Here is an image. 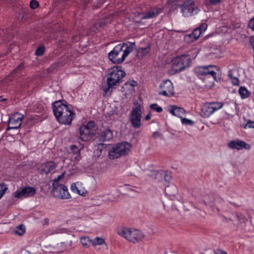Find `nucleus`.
<instances>
[{
    "label": "nucleus",
    "instance_id": "nucleus-1",
    "mask_svg": "<svg viewBox=\"0 0 254 254\" xmlns=\"http://www.w3.org/2000/svg\"><path fill=\"white\" fill-rule=\"evenodd\" d=\"M53 110L58 121L62 124L70 125L74 114L69 108L61 100L52 103Z\"/></svg>",
    "mask_w": 254,
    "mask_h": 254
},
{
    "label": "nucleus",
    "instance_id": "nucleus-2",
    "mask_svg": "<svg viewBox=\"0 0 254 254\" xmlns=\"http://www.w3.org/2000/svg\"><path fill=\"white\" fill-rule=\"evenodd\" d=\"M125 75L126 73L121 66L116 65L111 68L109 70L107 79V85L103 87L105 94L110 95L112 92L113 87L119 85Z\"/></svg>",
    "mask_w": 254,
    "mask_h": 254
},
{
    "label": "nucleus",
    "instance_id": "nucleus-3",
    "mask_svg": "<svg viewBox=\"0 0 254 254\" xmlns=\"http://www.w3.org/2000/svg\"><path fill=\"white\" fill-rule=\"evenodd\" d=\"M217 68L213 65L199 66L195 68V73L198 76H204L203 80L205 83V86L211 87L213 86L214 82L216 80V72L213 69Z\"/></svg>",
    "mask_w": 254,
    "mask_h": 254
},
{
    "label": "nucleus",
    "instance_id": "nucleus-4",
    "mask_svg": "<svg viewBox=\"0 0 254 254\" xmlns=\"http://www.w3.org/2000/svg\"><path fill=\"white\" fill-rule=\"evenodd\" d=\"M117 234L133 243L141 241L144 237V234L141 231L127 227L118 230Z\"/></svg>",
    "mask_w": 254,
    "mask_h": 254
},
{
    "label": "nucleus",
    "instance_id": "nucleus-5",
    "mask_svg": "<svg viewBox=\"0 0 254 254\" xmlns=\"http://www.w3.org/2000/svg\"><path fill=\"white\" fill-rule=\"evenodd\" d=\"M130 147V144L127 142L119 143L112 147L108 146V157L110 159L118 158L127 153Z\"/></svg>",
    "mask_w": 254,
    "mask_h": 254
},
{
    "label": "nucleus",
    "instance_id": "nucleus-6",
    "mask_svg": "<svg viewBox=\"0 0 254 254\" xmlns=\"http://www.w3.org/2000/svg\"><path fill=\"white\" fill-rule=\"evenodd\" d=\"M179 7L183 15L186 17L197 14L200 10L195 1L192 0L185 1Z\"/></svg>",
    "mask_w": 254,
    "mask_h": 254
},
{
    "label": "nucleus",
    "instance_id": "nucleus-7",
    "mask_svg": "<svg viewBox=\"0 0 254 254\" xmlns=\"http://www.w3.org/2000/svg\"><path fill=\"white\" fill-rule=\"evenodd\" d=\"M190 63V60L184 55L174 58L172 60V69L170 73L175 74L182 71L186 67H189Z\"/></svg>",
    "mask_w": 254,
    "mask_h": 254
},
{
    "label": "nucleus",
    "instance_id": "nucleus-8",
    "mask_svg": "<svg viewBox=\"0 0 254 254\" xmlns=\"http://www.w3.org/2000/svg\"><path fill=\"white\" fill-rule=\"evenodd\" d=\"M97 127L94 121H90L86 125H83L79 128L80 138L84 141L90 140L95 132Z\"/></svg>",
    "mask_w": 254,
    "mask_h": 254
},
{
    "label": "nucleus",
    "instance_id": "nucleus-9",
    "mask_svg": "<svg viewBox=\"0 0 254 254\" xmlns=\"http://www.w3.org/2000/svg\"><path fill=\"white\" fill-rule=\"evenodd\" d=\"M135 107H133L130 113L129 121L134 128H138L141 126V106L137 101L134 102Z\"/></svg>",
    "mask_w": 254,
    "mask_h": 254
},
{
    "label": "nucleus",
    "instance_id": "nucleus-10",
    "mask_svg": "<svg viewBox=\"0 0 254 254\" xmlns=\"http://www.w3.org/2000/svg\"><path fill=\"white\" fill-rule=\"evenodd\" d=\"M52 193L55 197L67 199L70 196L67 187L57 181H53Z\"/></svg>",
    "mask_w": 254,
    "mask_h": 254
},
{
    "label": "nucleus",
    "instance_id": "nucleus-11",
    "mask_svg": "<svg viewBox=\"0 0 254 254\" xmlns=\"http://www.w3.org/2000/svg\"><path fill=\"white\" fill-rule=\"evenodd\" d=\"M223 106L221 102H212L205 104L201 109V116L204 118L209 117L215 111L220 109Z\"/></svg>",
    "mask_w": 254,
    "mask_h": 254
},
{
    "label": "nucleus",
    "instance_id": "nucleus-12",
    "mask_svg": "<svg viewBox=\"0 0 254 254\" xmlns=\"http://www.w3.org/2000/svg\"><path fill=\"white\" fill-rule=\"evenodd\" d=\"M123 51V46L119 44L115 46L114 49L108 53V58L110 61L114 64H120L122 63L124 61L123 55L121 57L119 55Z\"/></svg>",
    "mask_w": 254,
    "mask_h": 254
},
{
    "label": "nucleus",
    "instance_id": "nucleus-13",
    "mask_svg": "<svg viewBox=\"0 0 254 254\" xmlns=\"http://www.w3.org/2000/svg\"><path fill=\"white\" fill-rule=\"evenodd\" d=\"M24 116L23 115L15 113L9 118L7 129H17L19 128L21 125L22 120Z\"/></svg>",
    "mask_w": 254,
    "mask_h": 254
},
{
    "label": "nucleus",
    "instance_id": "nucleus-14",
    "mask_svg": "<svg viewBox=\"0 0 254 254\" xmlns=\"http://www.w3.org/2000/svg\"><path fill=\"white\" fill-rule=\"evenodd\" d=\"M160 88L161 91H159L158 93L160 95L171 96L174 93L173 84L169 80L163 81L160 85Z\"/></svg>",
    "mask_w": 254,
    "mask_h": 254
},
{
    "label": "nucleus",
    "instance_id": "nucleus-15",
    "mask_svg": "<svg viewBox=\"0 0 254 254\" xmlns=\"http://www.w3.org/2000/svg\"><path fill=\"white\" fill-rule=\"evenodd\" d=\"M36 193V190L31 187H26L21 190H17L14 195L16 198L27 197L33 196Z\"/></svg>",
    "mask_w": 254,
    "mask_h": 254
},
{
    "label": "nucleus",
    "instance_id": "nucleus-16",
    "mask_svg": "<svg viewBox=\"0 0 254 254\" xmlns=\"http://www.w3.org/2000/svg\"><path fill=\"white\" fill-rule=\"evenodd\" d=\"M228 146L230 148L237 150H241L243 148L249 150L251 147L249 144L240 140H232L228 143Z\"/></svg>",
    "mask_w": 254,
    "mask_h": 254
},
{
    "label": "nucleus",
    "instance_id": "nucleus-17",
    "mask_svg": "<svg viewBox=\"0 0 254 254\" xmlns=\"http://www.w3.org/2000/svg\"><path fill=\"white\" fill-rule=\"evenodd\" d=\"M150 175L154 177L155 179L159 180L163 177L164 180L167 182H170L172 179L171 173L167 171H157L154 170L151 172V174Z\"/></svg>",
    "mask_w": 254,
    "mask_h": 254
},
{
    "label": "nucleus",
    "instance_id": "nucleus-18",
    "mask_svg": "<svg viewBox=\"0 0 254 254\" xmlns=\"http://www.w3.org/2000/svg\"><path fill=\"white\" fill-rule=\"evenodd\" d=\"M163 8L161 7H153L149 10L142 17V19L153 18L156 17L159 14L162 12Z\"/></svg>",
    "mask_w": 254,
    "mask_h": 254
},
{
    "label": "nucleus",
    "instance_id": "nucleus-19",
    "mask_svg": "<svg viewBox=\"0 0 254 254\" xmlns=\"http://www.w3.org/2000/svg\"><path fill=\"white\" fill-rule=\"evenodd\" d=\"M121 46H123V49L126 47L123 54L124 60L135 48V43H124Z\"/></svg>",
    "mask_w": 254,
    "mask_h": 254
},
{
    "label": "nucleus",
    "instance_id": "nucleus-20",
    "mask_svg": "<svg viewBox=\"0 0 254 254\" xmlns=\"http://www.w3.org/2000/svg\"><path fill=\"white\" fill-rule=\"evenodd\" d=\"M56 166L53 162H49L44 163L42 166V172L46 174L53 172Z\"/></svg>",
    "mask_w": 254,
    "mask_h": 254
},
{
    "label": "nucleus",
    "instance_id": "nucleus-21",
    "mask_svg": "<svg viewBox=\"0 0 254 254\" xmlns=\"http://www.w3.org/2000/svg\"><path fill=\"white\" fill-rule=\"evenodd\" d=\"M170 112L174 116L181 118L182 115L185 113V110L184 108L178 107L176 106H172L169 109Z\"/></svg>",
    "mask_w": 254,
    "mask_h": 254
},
{
    "label": "nucleus",
    "instance_id": "nucleus-22",
    "mask_svg": "<svg viewBox=\"0 0 254 254\" xmlns=\"http://www.w3.org/2000/svg\"><path fill=\"white\" fill-rule=\"evenodd\" d=\"M113 138V133L110 129H106L100 134V140L102 141H109Z\"/></svg>",
    "mask_w": 254,
    "mask_h": 254
},
{
    "label": "nucleus",
    "instance_id": "nucleus-23",
    "mask_svg": "<svg viewBox=\"0 0 254 254\" xmlns=\"http://www.w3.org/2000/svg\"><path fill=\"white\" fill-rule=\"evenodd\" d=\"M108 145L106 144L99 143L98 144L97 148L94 151V155L96 157H100L102 155V153L105 154V149L107 148Z\"/></svg>",
    "mask_w": 254,
    "mask_h": 254
},
{
    "label": "nucleus",
    "instance_id": "nucleus-24",
    "mask_svg": "<svg viewBox=\"0 0 254 254\" xmlns=\"http://www.w3.org/2000/svg\"><path fill=\"white\" fill-rule=\"evenodd\" d=\"M149 47L139 48L137 51V56L138 58H142L146 56L149 53Z\"/></svg>",
    "mask_w": 254,
    "mask_h": 254
},
{
    "label": "nucleus",
    "instance_id": "nucleus-25",
    "mask_svg": "<svg viewBox=\"0 0 254 254\" xmlns=\"http://www.w3.org/2000/svg\"><path fill=\"white\" fill-rule=\"evenodd\" d=\"M165 192L167 195L170 196H174L177 193V188L175 186H168L165 188Z\"/></svg>",
    "mask_w": 254,
    "mask_h": 254
},
{
    "label": "nucleus",
    "instance_id": "nucleus-26",
    "mask_svg": "<svg viewBox=\"0 0 254 254\" xmlns=\"http://www.w3.org/2000/svg\"><path fill=\"white\" fill-rule=\"evenodd\" d=\"M239 93L242 99L248 98L250 95L249 91L245 87H240Z\"/></svg>",
    "mask_w": 254,
    "mask_h": 254
},
{
    "label": "nucleus",
    "instance_id": "nucleus-27",
    "mask_svg": "<svg viewBox=\"0 0 254 254\" xmlns=\"http://www.w3.org/2000/svg\"><path fill=\"white\" fill-rule=\"evenodd\" d=\"M25 231V226L23 224L19 225L14 230V233L19 236H22Z\"/></svg>",
    "mask_w": 254,
    "mask_h": 254
},
{
    "label": "nucleus",
    "instance_id": "nucleus-28",
    "mask_svg": "<svg viewBox=\"0 0 254 254\" xmlns=\"http://www.w3.org/2000/svg\"><path fill=\"white\" fill-rule=\"evenodd\" d=\"M90 242L92 243V244L95 246L105 243L104 240L99 237H96L93 240H91Z\"/></svg>",
    "mask_w": 254,
    "mask_h": 254
},
{
    "label": "nucleus",
    "instance_id": "nucleus-29",
    "mask_svg": "<svg viewBox=\"0 0 254 254\" xmlns=\"http://www.w3.org/2000/svg\"><path fill=\"white\" fill-rule=\"evenodd\" d=\"M228 76H229L230 78L231 79L232 83L234 85H238L239 83V79L236 77H234L233 75V73L231 71H229L228 73Z\"/></svg>",
    "mask_w": 254,
    "mask_h": 254
},
{
    "label": "nucleus",
    "instance_id": "nucleus-30",
    "mask_svg": "<svg viewBox=\"0 0 254 254\" xmlns=\"http://www.w3.org/2000/svg\"><path fill=\"white\" fill-rule=\"evenodd\" d=\"M201 34L200 29L196 28L194 29L193 32L191 33V36H192L193 39L196 40L198 38Z\"/></svg>",
    "mask_w": 254,
    "mask_h": 254
},
{
    "label": "nucleus",
    "instance_id": "nucleus-31",
    "mask_svg": "<svg viewBox=\"0 0 254 254\" xmlns=\"http://www.w3.org/2000/svg\"><path fill=\"white\" fill-rule=\"evenodd\" d=\"M107 22L105 20H101L95 23V27L97 29L102 28Z\"/></svg>",
    "mask_w": 254,
    "mask_h": 254
},
{
    "label": "nucleus",
    "instance_id": "nucleus-32",
    "mask_svg": "<svg viewBox=\"0 0 254 254\" xmlns=\"http://www.w3.org/2000/svg\"><path fill=\"white\" fill-rule=\"evenodd\" d=\"M44 51H45L44 47L40 46V47H38L36 50L35 54L37 56H42L44 54Z\"/></svg>",
    "mask_w": 254,
    "mask_h": 254
},
{
    "label": "nucleus",
    "instance_id": "nucleus-33",
    "mask_svg": "<svg viewBox=\"0 0 254 254\" xmlns=\"http://www.w3.org/2000/svg\"><path fill=\"white\" fill-rule=\"evenodd\" d=\"M150 107L151 109L156 111L158 113H160L163 110L162 108L161 107L158 106L157 104H152L150 105Z\"/></svg>",
    "mask_w": 254,
    "mask_h": 254
},
{
    "label": "nucleus",
    "instance_id": "nucleus-34",
    "mask_svg": "<svg viewBox=\"0 0 254 254\" xmlns=\"http://www.w3.org/2000/svg\"><path fill=\"white\" fill-rule=\"evenodd\" d=\"M77 184H78V183H72L71 185L70 189L73 192L77 193L79 194H81L79 190L78 189Z\"/></svg>",
    "mask_w": 254,
    "mask_h": 254
},
{
    "label": "nucleus",
    "instance_id": "nucleus-35",
    "mask_svg": "<svg viewBox=\"0 0 254 254\" xmlns=\"http://www.w3.org/2000/svg\"><path fill=\"white\" fill-rule=\"evenodd\" d=\"M182 123L184 125H190L192 126L193 124V121L191 120L188 119L186 118H182Z\"/></svg>",
    "mask_w": 254,
    "mask_h": 254
},
{
    "label": "nucleus",
    "instance_id": "nucleus-36",
    "mask_svg": "<svg viewBox=\"0 0 254 254\" xmlns=\"http://www.w3.org/2000/svg\"><path fill=\"white\" fill-rule=\"evenodd\" d=\"M71 149V155H72L73 154H76L80 153V150L78 147H77L76 145H71L70 147Z\"/></svg>",
    "mask_w": 254,
    "mask_h": 254
},
{
    "label": "nucleus",
    "instance_id": "nucleus-37",
    "mask_svg": "<svg viewBox=\"0 0 254 254\" xmlns=\"http://www.w3.org/2000/svg\"><path fill=\"white\" fill-rule=\"evenodd\" d=\"M184 40L188 43H191L195 41V39H193V37L191 36V34L186 35L184 37Z\"/></svg>",
    "mask_w": 254,
    "mask_h": 254
},
{
    "label": "nucleus",
    "instance_id": "nucleus-38",
    "mask_svg": "<svg viewBox=\"0 0 254 254\" xmlns=\"http://www.w3.org/2000/svg\"><path fill=\"white\" fill-rule=\"evenodd\" d=\"M7 189L6 186L4 184H0V198L4 194L5 191Z\"/></svg>",
    "mask_w": 254,
    "mask_h": 254
},
{
    "label": "nucleus",
    "instance_id": "nucleus-39",
    "mask_svg": "<svg viewBox=\"0 0 254 254\" xmlns=\"http://www.w3.org/2000/svg\"><path fill=\"white\" fill-rule=\"evenodd\" d=\"M30 6L32 9H35L39 6V3L35 0H32L30 2Z\"/></svg>",
    "mask_w": 254,
    "mask_h": 254
},
{
    "label": "nucleus",
    "instance_id": "nucleus-40",
    "mask_svg": "<svg viewBox=\"0 0 254 254\" xmlns=\"http://www.w3.org/2000/svg\"><path fill=\"white\" fill-rule=\"evenodd\" d=\"M243 127L245 128H247V127L250 128H254V122L249 120L248 121L247 123L243 126Z\"/></svg>",
    "mask_w": 254,
    "mask_h": 254
},
{
    "label": "nucleus",
    "instance_id": "nucleus-41",
    "mask_svg": "<svg viewBox=\"0 0 254 254\" xmlns=\"http://www.w3.org/2000/svg\"><path fill=\"white\" fill-rule=\"evenodd\" d=\"M71 158L74 161H78L80 159V153L71 155Z\"/></svg>",
    "mask_w": 254,
    "mask_h": 254
},
{
    "label": "nucleus",
    "instance_id": "nucleus-42",
    "mask_svg": "<svg viewBox=\"0 0 254 254\" xmlns=\"http://www.w3.org/2000/svg\"><path fill=\"white\" fill-rule=\"evenodd\" d=\"M90 241L88 237H82L80 239V242L81 244L84 246H86L88 245V243Z\"/></svg>",
    "mask_w": 254,
    "mask_h": 254
},
{
    "label": "nucleus",
    "instance_id": "nucleus-43",
    "mask_svg": "<svg viewBox=\"0 0 254 254\" xmlns=\"http://www.w3.org/2000/svg\"><path fill=\"white\" fill-rule=\"evenodd\" d=\"M237 217L238 218V220L241 222V223H245L247 221V219L246 217L243 215L241 214H237Z\"/></svg>",
    "mask_w": 254,
    "mask_h": 254
},
{
    "label": "nucleus",
    "instance_id": "nucleus-44",
    "mask_svg": "<svg viewBox=\"0 0 254 254\" xmlns=\"http://www.w3.org/2000/svg\"><path fill=\"white\" fill-rule=\"evenodd\" d=\"M222 0H208V3L213 5H216L219 4Z\"/></svg>",
    "mask_w": 254,
    "mask_h": 254
},
{
    "label": "nucleus",
    "instance_id": "nucleus-45",
    "mask_svg": "<svg viewBox=\"0 0 254 254\" xmlns=\"http://www.w3.org/2000/svg\"><path fill=\"white\" fill-rule=\"evenodd\" d=\"M63 230H64V229H60V228L55 229L52 231L50 234L52 235V234H54L62 233H63Z\"/></svg>",
    "mask_w": 254,
    "mask_h": 254
},
{
    "label": "nucleus",
    "instance_id": "nucleus-46",
    "mask_svg": "<svg viewBox=\"0 0 254 254\" xmlns=\"http://www.w3.org/2000/svg\"><path fill=\"white\" fill-rule=\"evenodd\" d=\"M248 26L249 28L254 31V17L250 20Z\"/></svg>",
    "mask_w": 254,
    "mask_h": 254
},
{
    "label": "nucleus",
    "instance_id": "nucleus-47",
    "mask_svg": "<svg viewBox=\"0 0 254 254\" xmlns=\"http://www.w3.org/2000/svg\"><path fill=\"white\" fill-rule=\"evenodd\" d=\"M23 68V64H20L13 71L14 73H18Z\"/></svg>",
    "mask_w": 254,
    "mask_h": 254
},
{
    "label": "nucleus",
    "instance_id": "nucleus-48",
    "mask_svg": "<svg viewBox=\"0 0 254 254\" xmlns=\"http://www.w3.org/2000/svg\"><path fill=\"white\" fill-rule=\"evenodd\" d=\"M137 85V83L135 81H132L130 82H127L126 84V86H130L131 87H133L134 86H136Z\"/></svg>",
    "mask_w": 254,
    "mask_h": 254
},
{
    "label": "nucleus",
    "instance_id": "nucleus-49",
    "mask_svg": "<svg viewBox=\"0 0 254 254\" xmlns=\"http://www.w3.org/2000/svg\"><path fill=\"white\" fill-rule=\"evenodd\" d=\"M206 26H207V25L205 23H204L201 25V26L200 27V28L199 29H200V31H204V30H205V29L206 28Z\"/></svg>",
    "mask_w": 254,
    "mask_h": 254
},
{
    "label": "nucleus",
    "instance_id": "nucleus-50",
    "mask_svg": "<svg viewBox=\"0 0 254 254\" xmlns=\"http://www.w3.org/2000/svg\"><path fill=\"white\" fill-rule=\"evenodd\" d=\"M160 136V134L158 132H155L153 134V136L154 138H157Z\"/></svg>",
    "mask_w": 254,
    "mask_h": 254
},
{
    "label": "nucleus",
    "instance_id": "nucleus-51",
    "mask_svg": "<svg viewBox=\"0 0 254 254\" xmlns=\"http://www.w3.org/2000/svg\"><path fill=\"white\" fill-rule=\"evenodd\" d=\"M62 178H63V176H59L57 179H54V181H57V182L60 183L59 181L61 180Z\"/></svg>",
    "mask_w": 254,
    "mask_h": 254
},
{
    "label": "nucleus",
    "instance_id": "nucleus-52",
    "mask_svg": "<svg viewBox=\"0 0 254 254\" xmlns=\"http://www.w3.org/2000/svg\"><path fill=\"white\" fill-rule=\"evenodd\" d=\"M151 118V115L150 113L148 114L145 117V119L146 121H148Z\"/></svg>",
    "mask_w": 254,
    "mask_h": 254
},
{
    "label": "nucleus",
    "instance_id": "nucleus-53",
    "mask_svg": "<svg viewBox=\"0 0 254 254\" xmlns=\"http://www.w3.org/2000/svg\"><path fill=\"white\" fill-rule=\"evenodd\" d=\"M172 6L173 7V8L175 9L177 7V4H174L172 5Z\"/></svg>",
    "mask_w": 254,
    "mask_h": 254
},
{
    "label": "nucleus",
    "instance_id": "nucleus-54",
    "mask_svg": "<svg viewBox=\"0 0 254 254\" xmlns=\"http://www.w3.org/2000/svg\"><path fill=\"white\" fill-rule=\"evenodd\" d=\"M89 1L88 0H84L85 2H88Z\"/></svg>",
    "mask_w": 254,
    "mask_h": 254
},
{
    "label": "nucleus",
    "instance_id": "nucleus-55",
    "mask_svg": "<svg viewBox=\"0 0 254 254\" xmlns=\"http://www.w3.org/2000/svg\"><path fill=\"white\" fill-rule=\"evenodd\" d=\"M6 100L5 99H2L1 100H2V101H4V100Z\"/></svg>",
    "mask_w": 254,
    "mask_h": 254
}]
</instances>
